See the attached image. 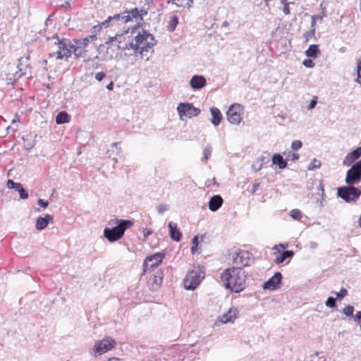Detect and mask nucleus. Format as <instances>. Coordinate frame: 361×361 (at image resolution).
<instances>
[{"mask_svg": "<svg viewBox=\"0 0 361 361\" xmlns=\"http://www.w3.org/2000/svg\"><path fill=\"white\" fill-rule=\"evenodd\" d=\"M224 286L231 293H238L246 288L247 275L240 267H231L225 269L221 274Z\"/></svg>", "mask_w": 361, "mask_h": 361, "instance_id": "1", "label": "nucleus"}, {"mask_svg": "<svg viewBox=\"0 0 361 361\" xmlns=\"http://www.w3.org/2000/svg\"><path fill=\"white\" fill-rule=\"evenodd\" d=\"M133 221L130 219H116V225L112 228L104 229V236L111 243L120 240L125 231L133 225Z\"/></svg>", "mask_w": 361, "mask_h": 361, "instance_id": "2", "label": "nucleus"}, {"mask_svg": "<svg viewBox=\"0 0 361 361\" xmlns=\"http://www.w3.org/2000/svg\"><path fill=\"white\" fill-rule=\"evenodd\" d=\"M51 38L56 39L55 44L59 47V49L56 53V59L68 61L73 50V44L71 42V40L66 38L60 39L56 34L54 35Z\"/></svg>", "mask_w": 361, "mask_h": 361, "instance_id": "3", "label": "nucleus"}, {"mask_svg": "<svg viewBox=\"0 0 361 361\" xmlns=\"http://www.w3.org/2000/svg\"><path fill=\"white\" fill-rule=\"evenodd\" d=\"M360 195L361 190L354 185H348L337 189V196L346 202H356Z\"/></svg>", "mask_w": 361, "mask_h": 361, "instance_id": "4", "label": "nucleus"}, {"mask_svg": "<svg viewBox=\"0 0 361 361\" xmlns=\"http://www.w3.org/2000/svg\"><path fill=\"white\" fill-rule=\"evenodd\" d=\"M94 39H96V35H90L83 39H74L73 54L77 58L84 57L87 51L86 49L87 46Z\"/></svg>", "mask_w": 361, "mask_h": 361, "instance_id": "5", "label": "nucleus"}, {"mask_svg": "<svg viewBox=\"0 0 361 361\" xmlns=\"http://www.w3.org/2000/svg\"><path fill=\"white\" fill-rule=\"evenodd\" d=\"M204 272L200 269L189 271L183 281L185 288L194 290L204 279Z\"/></svg>", "mask_w": 361, "mask_h": 361, "instance_id": "6", "label": "nucleus"}, {"mask_svg": "<svg viewBox=\"0 0 361 361\" xmlns=\"http://www.w3.org/2000/svg\"><path fill=\"white\" fill-rule=\"evenodd\" d=\"M116 345V341L111 337H106L102 340L97 341L95 342L93 350L94 356L96 357L97 355H101L111 349Z\"/></svg>", "mask_w": 361, "mask_h": 361, "instance_id": "7", "label": "nucleus"}, {"mask_svg": "<svg viewBox=\"0 0 361 361\" xmlns=\"http://www.w3.org/2000/svg\"><path fill=\"white\" fill-rule=\"evenodd\" d=\"M166 253L163 252H156L147 256L143 263V272L157 268L165 257Z\"/></svg>", "mask_w": 361, "mask_h": 361, "instance_id": "8", "label": "nucleus"}, {"mask_svg": "<svg viewBox=\"0 0 361 361\" xmlns=\"http://www.w3.org/2000/svg\"><path fill=\"white\" fill-rule=\"evenodd\" d=\"M177 111L180 119H183V116L188 118H192L193 116H197L200 114V109L196 108L192 104L185 102L180 103L177 106Z\"/></svg>", "mask_w": 361, "mask_h": 361, "instance_id": "9", "label": "nucleus"}, {"mask_svg": "<svg viewBox=\"0 0 361 361\" xmlns=\"http://www.w3.org/2000/svg\"><path fill=\"white\" fill-rule=\"evenodd\" d=\"M242 109V106L240 104H231L227 112H226V116L228 121L234 125H238L243 118L240 115V111Z\"/></svg>", "mask_w": 361, "mask_h": 361, "instance_id": "10", "label": "nucleus"}, {"mask_svg": "<svg viewBox=\"0 0 361 361\" xmlns=\"http://www.w3.org/2000/svg\"><path fill=\"white\" fill-rule=\"evenodd\" d=\"M252 254L245 250H235L232 253L233 261L236 264H241L243 267L250 265L252 261Z\"/></svg>", "mask_w": 361, "mask_h": 361, "instance_id": "11", "label": "nucleus"}, {"mask_svg": "<svg viewBox=\"0 0 361 361\" xmlns=\"http://www.w3.org/2000/svg\"><path fill=\"white\" fill-rule=\"evenodd\" d=\"M283 276L281 272L276 271L274 274L262 285L264 290H275L281 287Z\"/></svg>", "mask_w": 361, "mask_h": 361, "instance_id": "12", "label": "nucleus"}, {"mask_svg": "<svg viewBox=\"0 0 361 361\" xmlns=\"http://www.w3.org/2000/svg\"><path fill=\"white\" fill-rule=\"evenodd\" d=\"M154 46V42H147L145 45L142 46L141 47H137L135 42L134 43L133 42H130L128 43H126L124 46L117 45V49L122 51L132 49L134 50L135 53H138L142 56L144 52L148 51Z\"/></svg>", "mask_w": 361, "mask_h": 361, "instance_id": "13", "label": "nucleus"}, {"mask_svg": "<svg viewBox=\"0 0 361 361\" xmlns=\"http://www.w3.org/2000/svg\"><path fill=\"white\" fill-rule=\"evenodd\" d=\"M163 271L161 269H158L156 271L154 274H153L149 278L147 281V284L149 288L155 291L158 290V288L160 287L162 281H163Z\"/></svg>", "mask_w": 361, "mask_h": 361, "instance_id": "14", "label": "nucleus"}, {"mask_svg": "<svg viewBox=\"0 0 361 361\" xmlns=\"http://www.w3.org/2000/svg\"><path fill=\"white\" fill-rule=\"evenodd\" d=\"M135 44H137V47H141V44L142 46L145 45L147 42H154V45L156 44V40L153 35L147 32L146 30H142V32H139L135 37Z\"/></svg>", "mask_w": 361, "mask_h": 361, "instance_id": "15", "label": "nucleus"}, {"mask_svg": "<svg viewBox=\"0 0 361 361\" xmlns=\"http://www.w3.org/2000/svg\"><path fill=\"white\" fill-rule=\"evenodd\" d=\"M6 185L9 189H14L18 192L20 199L25 200L28 197L27 191L23 188V185L20 183H16L11 179L7 180Z\"/></svg>", "mask_w": 361, "mask_h": 361, "instance_id": "16", "label": "nucleus"}, {"mask_svg": "<svg viewBox=\"0 0 361 361\" xmlns=\"http://www.w3.org/2000/svg\"><path fill=\"white\" fill-rule=\"evenodd\" d=\"M361 157V146L357 147L354 150L348 153L345 156L344 160L343 161V164L345 166H350L353 164L354 162L358 159Z\"/></svg>", "mask_w": 361, "mask_h": 361, "instance_id": "17", "label": "nucleus"}, {"mask_svg": "<svg viewBox=\"0 0 361 361\" xmlns=\"http://www.w3.org/2000/svg\"><path fill=\"white\" fill-rule=\"evenodd\" d=\"M190 85L193 90H200L206 86L207 80L203 75H195L191 78Z\"/></svg>", "mask_w": 361, "mask_h": 361, "instance_id": "18", "label": "nucleus"}, {"mask_svg": "<svg viewBox=\"0 0 361 361\" xmlns=\"http://www.w3.org/2000/svg\"><path fill=\"white\" fill-rule=\"evenodd\" d=\"M53 221V216L47 214L44 216H39L36 220L35 227L38 231L44 230L49 222Z\"/></svg>", "mask_w": 361, "mask_h": 361, "instance_id": "19", "label": "nucleus"}, {"mask_svg": "<svg viewBox=\"0 0 361 361\" xmlns=\"http://www.w3.org/2000/svg\"><path fill=\"white\" fill-rule=\"evenodd\" d=\"M223 199L219 195H213L208 203V207L210 211L216 212L217 211L223 204Z\"/></svg>", "mask_w": 361, "mask_h": 361, "instance_id": "20", "label": "nucleus"}, {"mask_svg": "<svg viewBox=\"0 0 361 361\" xmlns=\"http://www.w3.org/2000/svg\"><path fill=\"white\" fill-rule=\"evenodd\" d=\"M169 229L171 238L176 242H179L182 238V233L178 228L177 224L172 221L169 222Z\"/></svg>", "mask_w": 361, "mask_h": 361, "instance_id": "21", "label": "nucleus"}, {"mask_svg": "<svg viewBox=\"0 0 361 361\" xmlns=\"http://www.w3.org/2000/svg\"><path fill=\"white\" fill-rule=\"evenodd\" d=\"M238 310L236 307H231L225 314H223L221 321L223 323H228L233 322L237 317Z\"/></svg>", "mask_w": 361, "mask_h": 361, "instance_id": "22", "label": "nucleus"}, {"mask_svg": "<svg viewBox=\"0 0 361 361\" xmlns=\"http://www.w3.org/2000/svg\"><path fill=\"white\" fill-rule=\"evenodd\" d=\"M210 113L212 116L211 119V123L214 126H218L222 120V114L220 110L218 108L213 106L210 108Z\"/></svg>", "mask_w": 361, "mask_h": 361, "instance_id": "23", "label": "nucleus"}, {"mask_svg": "<svg viewBox=\"0 0 361 361\" xmlns=\"http://www.w3.org/2000/svg\"><path fill=\"white\" fill-rule=\"evenodd\" d=\"M271 161L272 164L277 165L280 169H283L287 166V160L283 159L281 154H274Z\"/></svg>", "mask_w": 361, "mask_h": 361, "instance_id": "24", "label": "nucleus"}, {"mask_svg": "<svg viewBox=\"0 0 361 361\" xmlns=\"http://www.w3.org/2000/svg\"><path fill=\"white\" fill-rule=\"evenodd\" d=\"M29 60H30L29 56H27L25 58L22 57L19 59V63L18 64V71L20 72L19 77H20L22 75H26L27 74H30V72L27 73V70L28 69L30 70L31 68L30 64H26L25 68L22 67L23 63H27Z\"/></svg>", "mask_w": 361, "mask_h": 361, "instance_id": "25", "label": "nucleus"}, {"mask_svg": "<svg viewBox=\"0 0 361 361\" xmlns=\"http://www.w3.org/2000/svg\"><path fill=\"white\" fill-rule=\"evenodd\" d=\"M294 255L293 250H284L280 253L274 259L276 264L283 263L287 259H291Z\"/></svg>", "mask_w": 361, "mask_h": 361, "instance_id": "26", "label": "nucleus"}, {"mask_svg": "<svg viewBox=\"0 0 361 361\" xmlns=\"http://www.w3.org/2000/svg\"><path fill=\"white\" fill-rule=\"evenodd\" d=\"M55 121L58 125L67 123L71 121V116L66 111H61L57 114Z\"/></svg>", "mask_w": 361, "mask_h": 361, "instance_id": "27", "label": "nucleus"}, {"mask_svg": "<svg viewBox=\"0 0 361 361\" xmlns=\"http://www.w3.org/2000/svg\"><path fill=\"white\" fill-rule=\"evenodd\" d=\"M319 54L320 50L319 49V45L317 44L310 45L307 49L305 51V54L308 58L315 59L318 57Z\"/></svg>", "mask_w": 361, "mask_h": 361, "instance_id": "28", "label": "nucleus"}, {"mask_svg": "<svg viewBox=\"0 0 361 361\" xmlns=\"http://www.w3.org/2000/svg\"><path fill=\"white\" fill-rule=\"evenodd\" d=\"M178 24V17L177 16H173L168 23L167 30L170 32H173L176 30Z\"/></svg>", "mask_w": 361, "mask_h": 361, "instance_id": "29", "label": "nucleus"}, {"mask_svg": "<svg viewBox=\"0 0 361 361\" xmlns=\"http://www.w3.org/2000/svg\"><path fill=\"white\" fill-rule=\"evenodd\" d=\"M130 14L131 19L135 18V20H142V13H140L137 8H132L128 11Z\"/></svg>", "mask_w": 361, "mask_h": 361, "instance_id": "30", "label": "nucleus"}, {"mask_svg": "<svg viewBox=\"0 0 361 361\" xmlns=\"http://www.w3.org/2000/svg\"><path fill=\"white\" fill-rule=\"evenodd\" d=\"M212 148L211 146L208 145L204 147V149L203 150V157L202 158V161L206 162L209 159V158L212 155Z\"/></svg>", "mask_w": 361, "mask_h": 361, "instance_id": "31", "label": "nucleus"}, {"mask_svg": "<svg viewBox=\"0 0 361 361\" xmlns=\"http://www.w3.org/2000/svg\"><path fill=\"white\" fill-rule=\"evenodd\" d=\"M321 166V161L314 158L307 166V169L310 171L319 169Z\"/></svg>", "mask_w": 361, "mask_h": 361, "instance_id": "32", "label": "nucleus"}, {"mask_svg": "<svg viewBox=\"0 0 361 361\" xmlns=\"http://www.w3.org/2000/svg\"><path fill=\"white\" fill-rule=\"evenodd\" d=\"M355 308L353 305H347L345 308H343L342 312L346 316L349 317H353Z\"/></svg>", "mask_w": 361, "mask_h": 361, "instance_id": "33", "label": "nucleus"}, {"mask_svg": "<svg viewBox=\"0 0 361 361\" xmlns=\"http://www.w3.org/2000/svg\"><path fill=\"white\" fill-rule=\"evenodd\" d=\"M130 29H128L127 30H125L121 34H116L114 37H109L108 40L105 42L106 44H109L110 43H112L114 41L118 40V37H123V36L126 34H128L129 32Z\"/></svg>", "mask_w": 361, "mask_h": 361, "instance_id": "34", "label": "nucleus"}, {"mask_svg": "<svg viewBox=\"0 0 361 361\" xmlns=\"http://www.w3.org/2000/svg\"><path fill=\"white\" fill-rule=\"evenodd\" d=\"M326 306L331 308H336L337 307L336 305V298L334 297H329L327 300L325 302Z\"/></svg>", "mask_w": 361, "mask_h": 361, "instance_id": "35", "label": "nucleus"}, {"mask_svg": "<svg viewBox=\"0 0 361 361\" xmlns=\"http://www.w3.org/2000/svg\"><path fill=\"white\" fill-rule=\"evenodd\" d=\"M122 16L121 14H115L114 16H109L107 18L106 20L102 23V25L108 26V24L112 20H118L121 19Z\"/></svg>", "mask_w": 361, "mask_h": 361, "instance_id": "36", "label": "nucleus"}, {"mask_svg": "<svg viewBox=\"0 0 361 361\" xmlns=\"http://www.w3.org/2000/svg\"><path fill=\"white\" fill-rule=\"evenodd\" d=\"M290 216L295 220H300L302 217L300 210L295 209L290 211Z\"/></svg>", "mask_w": 361, "mask_h": 361, "instance_id": "37", "label": "nucleus"}, {"mask_svg": "<svg viewBox=\"0 0 361 361\" xmlns=\"http://www.w3.org/2000/svg\"><path fill=\"white\" fill-rule=\"evenodd\" d=\"M263 163L261 161V159H257L252 165V169L254 171H258L262 168Z\"/></svg>", "mask_w": 361, "mask_h": 361, "instance_id": "38", "label": "nucleus"}, {"mask_svg": "<svg viewBox=\"0 0 361 361\" xmlns=\"http://www.w3.org/2000/svg\"><path fill=\"white\" fill-rule=\"evenodd\" d=\"M169 209V205L167 204H160L157 207V211L159 214Z\"/></svg>", "mask_w": 361, "mask_h": 361, "instance_id": "39", "label": "nucleus"}, {"mask_svg": "<svg viewBox=\"0 0 361 361\" xmlns=\"http://www.w3.org/2000/svg\"><path fill=\"white\" fill-rule=\"evenodd\" d=\"M302 146V143L300 140H294L291 143V148L294 151H297L300 149Z\"/></svg>", "mask_w": 361, "mask_h": 361, "instance_id": "40", "label": "nucleus"}, {"mask_svg": "<svg viewBox=\"0 0 361 361\" xmlns=\"http://www.w3.org/2000/svg\"><path fill=\"white\" fill-rule=\"evenodd\" d=\"M334 293L336 295V298L342 299L347 295L348 290L345 288H341L339 292H334Z\"/></svg>", "mask_w": 361, "mask_h": 361, "instance_id": "41", "label": "nucleus"}, {"mask_svg": "<svg viewBox=\"0 0 361 361\" xmlns=\"http://www.w3.org/2000/svg\"><path fill=\"white\" fill-rule=\"evenodd\" d=\"M299 157H300V155L298 153H295V152L288 153V154L287 156V159L290 160L292 161H295L298 160Z\"/></svg>", "mask_w": 361, "mask_h": 361, "instance_id": "42", "label": "nucleus"}, {"mask_svg": "<svg viewBox=\"0 0 361 361\" xmlns=\"http://www.w3.org/2000/svg\"><path fill=\"white\" fill-rule=\"evenodd\" d=\"M302 65L306 68H313L314 66V63L311 59H306L303 60Z\"/></svg>", "mask_w": 361, "mask_h": 361, "instance_id": "43", "label": "nucleus"}, {"mask_svg": "<svg viewBox=\"0 0 361 361\" xmlns=\"http://www.w3.org/2000/svg\"><path fill=\"white\" fill-rule=\"evenodd\" d=\"M317 103V97H314L310 102L309 103L308 106H307V109H312L315 107L316 104Z\"/></svg>", "mask_w": 361, "mask_h": 361, "instance_id": "44", "label": "nucleus"}, {"mask_svg": "<svg viewBox=\"0 0 361 361\" xmlns=\"http://www.w3.org/2000/svg\"><path fill=\"white\" fill-rule=\"evenodd\" d=\"M37 204L42 207V208H46L49 206V202L47 200H44L43 199H38Z\"/></svg>", "mask_w": 361, "mask_h": 361, "instance_id": "45", "label": "nucleus"}, {"mask_svg": "<svg viewBox=\"0 0 361 361\" xmlns=\"http://www.w3.org/2000/svg\"><path fill=\"white\" fill-rule=\"evenodd\" d=\"M126 15H123L122 17H121V20L123 21V23H126L128 22H129L130 20H131V18L130 16V14L128 11H126L124 12V14Z\"/></svg>", "mask_w": 361, "mask_h": 361, "instance_id": "46", "label": "nucleus"}, {"mask_svg": "<svg viewBox=\"0 0 361 361\" xmlns=\"http://www.w3.org/2000/svg\"><path fill=\"white\" fill-rule=\"evenodd\" d=\"M106 76V74L104 73V72H99L97 73H96L95 75V79L97 80V81H102Z\"/></svg>", "mask_w": 361, "mask_h": 361, "instance_id": "47", "label": "nucleus"}, {"mask_svg": "<svg viewBox=\"0 0 361 361\" xmlns=\"http://www.w3.org/2000/svg\"><path fill=\"white\" fill-rule=\"evenodd\" d=\"M357 75L361 79V59L357 61Z\"/></svg>", "mask_w": 361, "mask_h": 361, "instance_id": "48", "label": "nucleus"}, {"mask_svg": "<svg viewBox=\"0 0 361 361\" xmlns=\"http://www.w3.org/2000/svg\"><path fill=\"white\" fill-rule=\"evenodd\" d=\"M354 319V321L357 322V324H360L361 322V311L357 312L356 314L353 317Z\"/></svg>", "mask_w": 361, "mask_h": 361, "instance_id": "49", "label": "nucleus"}, {"mask_svg": "<svg viewBox=\"0 0 361 361\" xmlns=\"http://www.w3.org/2000/svg\"><path fill=\"white\" fill-rule=\"evenodd\" d=\"M259 183H255L253 184L252 185V188L250 190V192L252 194H254L258 189H259Z\"/></svg>", "mask_w": 361, "mask_h": 361, "instance_id": "50", "label": "nucleus"}, {"mask_svg": "<svg viewBox=\"0 0 361 361\" xmlns=\"http://www.w3.org/2000/svg\"><path fill=\"white\" fill-rule=\"evenodd\" d=\"M152 231L148 229V228H145L143 230V237H144V240L147 238L149 235L152 234Z\"/></svg>", "mask_w": 361, "mask_h": 361, "instance_id": "51", "label": "nucleus"}, {"mask_svg": "<svg viewBox=\"0 0 361 361\" xmlns=\"http://www.w3.org/2000/svg\"><path fill=\"white\" fill-rule=\"evenodd\" d=\"M283 12L286 15H288L290 13L289 4H286L283 8Z\"/></svg>", "mask_w": 361, "mask_h": 361, "instance_id": "52", "label": "nucleus"}, {"mask_svg": "<svg viewBox=\"0 0 361 361\" xmlns=\"http://www.w3.org/2000/svg\"><path fill=\"white\" fill-rule=\"evenodd\" d=\"M318 189L319 190H321V194H319V195L323 197L324 195V185H323V183L322 181H320V183H319Z\"/></svg>", "mask_w": 361, "mask_h": 361, "instance_id": "53", "label": "nucleus"}, {"mask_svg": "<svg viewBox=\"0 0 361 361\" xmlns=\"http://www.w3.org/2000/svg\"><path fill=\"white\" fill-rule=\"evenodd\" d=\"M258 159H261V161L263 163V164L264 163H267L269 161V154H267V156H264V155H262L260 157H259Z\"/></svg>", "mask_w": 361, "mask_h": 361, "instance_id": "54", "label": "nucleus"}, {"mask_svg": "<svg viewBox=\"0 0 361 361\" xmlns=\"http://www.w3.org/2000/svg\"><path fill=\"white\" fill-rule=\"evenodd\" d=\"M167 4H175L177 7L183 6V5L182 4L176 3L175 0H169V1H167Z\"/></svg>", "mask_w": 361, "mask_h": 361, "instance_id": "55", "label": "nucleus"}, {"mask_svg": "<svg viewBox=\"0 0 361 361\" xmlns=\"http://www.w3.org/2000/svg\"><path fill=\"white\" fill-rule=\"evenodd\" d=\"M309 246L311 249H316L318 246V244L314 241H311L309 243Z\"/></svg>", "mask_w": 361, "mask_h": 361, "instance_id": "56", "label": "nucleus"}, {"mask_svg": "<svg viewBox=\"0 0 361 361\" xmlns=\"http://www.w3.org/2000/svg\"><path fill=\"white\" fill-rule=\"evenodd\" d=\"M192 245H198V243H199L198 235H195L192 238Z\"/></svg>", "mask_w": 361, "mask_h": 361, "instance_id": "57", "label": "nucleus"}, {"mask_svg": "<svg viewBox=\"0 0 361 361\" xmlns=\"http://www.w3.org/2000/svg\"><path fill=\"white\" fill-rule=\"evenodd\" d=\"M193 3H194V0H188V2L186 4V6H187L188 10H190V8L192 6Z\"/></svg>", "mask_w": 361, "mask_h": 361, "instance_id": "58", "label": "nucleus"}, {"mask_svg": "<svg viewBox=\"0 0 361 361\" xmlns=\"http://www.w3.org/2000/svg\"><path fill=\"white\" fill-rule=\"evenodd\" d=\"M198 245H192L190 251L192 254H195L197 250Z\"/></svg>", "mask_w": 361, "mask_h": 361, "instance_id": "59", "label": "nucleus"}, {"mask_svg": "<svg viewBox=\"0 0 361 361\" xmlns=\"http://www.w3.org/2000/svg\"><path fill=\"white\" fill-rule=\"evenodd\" d=\"M140 27V23H137L136 25L131 28L130 32L134 33L135 31Z\"/></svg>", "mask_w": 361, "mask_h": 361, "instance_id": "60", "label": "nucleus"}, {"mask_svg": "<svg viewBox=\"0 0 361 361\" xmlns=\"http://www.w3.org/2000/svg\"><path fill=\"white\" fill-rule=\"evenodd\" d=\"M282 247L283 249H286L287 247H288V244H282V243H280L279 245H276L274 247V249H276V247Z\"/></svg>", "mask_w": 361, "mask_h": 361, "instance_id": "61", "label": "nucleus"}, {"mask_svg": "<svg viewBox=\"0 0 361 361\" xmlns=\"http://www.w3.org/2000/svg\"><path fill=\"white\" fill-rule=\"evenodd\" d=\"M114 82L111 81V82H110L106 85V89H107L108 90H113V89H114Z\"/></svg>", "mask_w": 361, "mask_h": 361, "instance_id": "62", "label": "nucleus"}, {"mask_svg": "<svg viewBox=\"0 0 361 361\" xmlns=\"http://www.w3.org/2000/svg\"><path fill=\"white\" fill-rule=\"evenodd\" d=\"M314 29H312V30L310 31V32H307L306 35H305V36L306 37H311L312 35H314Z\"/></svg>", "mask_w": 361, "mask_h": 361, "instance_id": "63", "label": "nucleus"}, {"mask_svg": "<svg viewBox=\"0 0 361 361\" xmlns=\"http://www.w3.org/2000/svg\"><path fill=\"white\" fill-rule=\"evenodd\" d=\"M116 41L117 42V44H116V46H117V45H120V44L122 43V42H123V41H122V37H118V40H116Z\"/></svg>", "mask_w": 361, "mask_h": 361, "instance_id": "64", "label": "nucleus"}]
</instances>
